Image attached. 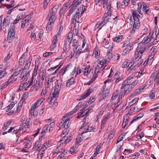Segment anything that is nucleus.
Returning a JSON list of instances; mask_svg holds the SVG:
<instances>
[{
	"instance_id": "f257e3e1",
	"label": "nucleus",
	"mask_w": 159,
	"mask_h": 159,
	"mask_svg": "<svg viewBox=\"0 0 159 159\" xmlns=\"http://www.w3.org/2000/svg\"><path fill=\"white\" fill-rule=\"evenodd\" d=\"M58 8V6H55L49 11L48 16L49 17V22H50V23L53 24L54 22L56 20L55 15Z\"/></svg>"
},
{
	"instance_id": "f03ea898",
	"label": "nucleus",
	"mask_w": 159,
	"mask_h": 159,
	"mask_svg": "<svg viewBox=\"0 0 159 159\" xmlns=\"http://www.w3.org/2000/svg\"><path fill=\"white\" fill-rule=\"evenodd\" d=\"M69 113H68L63 116L60 124L61 127L65 128H68L69 127L70 124V117H69Z\"/></svg>"
},
{
	"instance_id": "7ed1b4c3",
	"label": "nucleus",
	"mask_w": 159,
	"mask_h": 159,
	"mask_svg": "<svg viewBox=\"0 0 159 159\" xmlns=\"http://www.w3.org/2000/svg\"><path fill=\"white\" fill-rule=\"evenodd\" d=\"M154 33H150L148 36L144 38L142 41L139 44L138 46V48H140L143 45H145L151 41L152 39H154Z\"/></svg>"
},
{
	"instance_id": "20e7f679",
	"label": "nucleus",
	"mask_w": 159,
	"mask_h": 159,
	"mask_svg": "<svg viewBox=\"0 0 159 159\" xmlns=\"http://www.w3.org/2000/svg\"><path fill=\"white\" fill-rule=\"evenodd\" d=\"M91 112L90 111H88V110H87V109L86 110V112H85L84 108H83L79 111L78 113L77 118H79L80 117L82 118L84 117H86H86L88 116L89 115V113Z\"/></svg>"
},
{
	"instance_id": "39448f33",
	"label": "nucleus",
	"mask_w": 159,
	"mask_h": 159,
	"mask_svg": "<svg viewBox=\"0 0 159 159\" xmlns=\"http://www.w3.org/2000/svg\"><path fill=\"white\" fill-rule=\"evenodd\" d=\"M131 11L134 19V22L138 24V22H139L138 17H140V16L138 14V11L136 10L132 9L131 10Z\"/></svg>"
},
{
	"instance_id": "423d86ee",
	"label": "nucleus",
	"mask_w": 159,
	"mask_h": 159,
	"mask_svg": "<svg viewBox=\"0 0 159 159\" xmlns=\"http://www.w3.org/2000/svg\"><path fill=\"white\" fill-rule=\"evenodd\" d=\"M30 120V119H28L26 120L25 123L21 124L19 129L22 130L23 132H25L27 129L29 128V127L30 126V123H29Z\"/></svg>"
},
{
	"instance_id": "0eeeda50",
	"label": "nucleus",
	"mask_w": 159,
	"mask_h": 159,
	"mask_svg": "<svg viewBox=\"0 0 159 159\" xmlns=\"http://www.w3.org/2000/svg\"><path fill=\"white\" fill-rule=\"evenodd\" d=\"M56 86L53 93L55 94V96H58L59 92L60 90L61 84H58V80H57L55 82Z\"/></svg>"
},
{
	"instance_id": "6e6552de",
	"label": "nucleus",
	"mask_w": 159,
	"mask_h": 159,
	"mask_svg": "<svg viewBox=\"0 0 159 159\" xmlns=\"http://www.w3.org/2000/svg\"><path fill=\"white\" fill-rule=\"evenodd\" d=\"M145 87V86H142L139 87V89H136L133 93L131 94L129 97V99H131L143 90Z\"/></svg>"
},
{
	"instance_id": "1a4fd4ad",
	"label": "nucleus",
	"mask_w": 159,
	"mask_h": 159,
	"mask_svg": "<svg viewBox=\"0 0 159 159\" xmlns=\"http://www.w3.org/2000/svg\"><path fill=\"white\" fill-rule=\"evenodd\" d=\"M58 96H55V94L52 93V94H51L47 100V102L50 105H51L52 103L57 100V98L58 97Z\"/></svg>"
},
{
	"instance_id": "9d476101",
	"label": "nucleus",
	"mask_w": 159,
	"mask_h": 159,
	"mask_svg": "<svg viewBox=\"0 0 159 159\" xmlns=\"http://www.w3.org/2000/svg\"><path fill=\"white\" fill-rule=\"evenodd\" d=\"M154 33V41H155L154 43L157 42L159 41V32L158 28L156 27L154 31L152 32V33Z\"/></svg>"
},
{
	"instance_id": "9b49d317",
	"label": "nucleus",
	"mask_w": 159,
	"mask_h": 159,
	"mask_svg": "<svg viewBox=\"0 0 159 159\" xmlns=\"http://www.w3.org/2000/svg\"><path fill=\"white\" fill-rule=\"evenodd\" d=\"M30 71L28 72L22 70L20 75V77L21 78L20 81L22 82L28 76V75Z\"/></svg>"
},
{
	"instance_id": "f8f14e48",
	"label": "nucleus",
	"mask_w": 159,
	"mask_h": 159,
	"mask_svg": "<svg viewBox=\"0 0 159 159\" xmlns=\"http://www.w3.org/2000/svg\"><path fill=\"white\" fill-rule=\"evenodd\" d=\"M139 48L138 47H137L136 49V51L134 54V55L133 58V61H136L137 59L139 60L140 59L141 57V55H140L139 52Z\"/></svg>"
},
{
	"instance_id": "ddd939ff",
	"label": "nucleus",
	"mask_w": 159,
	"mask_h": 159,
	"mask_svg": "<svg viewBox=\"0 0 159 159\" xmlns=\"http://www.w3.org/2000/svg\"><path fill=\"white\" fill-rule=\"evenodd\" d=\"M15 35V33L8 31L7 39L9 43L12 42L14 39Z\"/></svg>"
},
{
	"instance_id": "4468645a",
	"label": "nucleus",
	"mask_w": 159,
	"mask_h": 159,
	"mask_svg": "<svg viewBox=\"0 0 159 159\" xmlns=\"http://www.w3.org/2000/svg\"><path fill=\"white\" fill-rule=\"evenodd\" d=\"M103 20L98 25V28L99 29H101L102 27L104 26V25L106 24L107 22H108L109 19L110 18H107L106 17H105L104 16L102 17Z\"/></svg>"
},
{
	"instance_id": "2eb2a0df",
	"label": "nucleus",
	"mask_w": 159,
	"mask_h": 159,
	"mask_svg": "<svg viewBox=\"0 0 159 159\" xmlns=\"http://www.w3.org/2000/svg\"><path fill=\"white\" fill-rule=\"evenodd\" d=\"M75 83V79L74 77H71L67 81L66 84V86L69 87L72 84H74Z\"/></svg>"
},
{
	"instance_id": "dca6fc26",
	"label": "nucleus",
	"mask_w": 159,
	"mask_h": 159,
	"mask_svg": "<svg viewBox=\"0 0 159 159\" xmlns=\"http://www.w3.org/2000/svg\"><path fill=\"white\" fill-rule=\"evenodd\" d=\"M82 0H74L71 5V7H73L76 9L77 7H78V5L81 3V1Z\"/></svg>"
},
{
	"instance_id": "f3484780",
	"label": "nucleus",
	"mask_w": 159,
	"mask_h": 159,
	"mask_svg": "<svg viewBox=\"0 0 159 159\" xmlns=\"http://www.w3.org/2000/svg\"><path fill=\"white\" fill-rule=\"evenodd\" d=\"M100 2L103 5V7L104 8L108 3V0H95V4L97 5Z\"/></svg>"
},
{
	"instance_id": "a211bd4d",
	"label": "nucleus",
	"mask_w": 159,
	"mask_h": 159,
	"mask_svg": "<svg viewBox=\"0 0 159 159\" xmlns=\"http://www.w3.org/2000/svg\"><path fill=\"white\" fill-rule=\"evenodd\" d=\"M70 66L69 64L66 67L62 68L59 72L60 75L63 76L66 72L69 70Z\"/></svg>"
},
{
	"instance_id": "6ab92c4d",
	"label": "nucleus",
	"mask_w": 159,
	"mask_h": 159,
	"mask_svg": "<svg viewBox=\"0 0 159 159\" xmlns=\"http://www.w3.org/2000/svg\"><path fill=\"white\" fill-rule=\"evenodd\" d=\"M127 115L128 114H127L124 118L122 125V127L123 128H125L126 125H127L128 122L129 120V117L127 116Z\"/></svg>"
},
{
	"instance_id": "aec40b11",
	"label": "nucleus",
	"mask_w": 159,
	"mask_h": 159,
	"mask_svg": "<svg viewBox=\"0 0 159 159\" xmlns=\"http://www.w3.org/2000/svg\"><path fill=\"white\" fill-rule=\"evenodd\" d=\"M155 49V48L154 47H152L150 50L151 54L149 55L148 56V61L147 63L148 62V61H151L154 57V53L153 51Z\"/></svg>"
},
{
	"instance_id": "412c9836",
	"label": "nucleus",
	"mask_w": 159,
	"mask_h": 159,
	"mask_svg": "<svg viewBox=\"0 0 159 159\" xmlns=\"http://www.w3.org/2000/svg\"><path fill=\"white\" fill-rule=\"evenodd\" d=\"M140 24L139 22H138V24L137 23H134L133 24V28L131 30L130 33H134L135 31V29H138L140 27Z\"/></svg>"
},
{
	"instance_id": "4be33fe9",
	"label": "nucleus",
	"mask_w": 159,
	"mask_h": 159,
	"mask_svg": "<svg viewBox=\"0 0 159 159\" xmlns=\"http://www.w3.org/2000/svg\"><path fill=\"white\" fill-rule=\"evenodd\" d=\"M10 17L7 16L4 20L3 21V26L5 27L7 26L10 23Z\"/></svg>"
},
{
	"instance_id": "5701e85b",
	"label": "nucleus",
	"mask_w": 159,
	"mask_h": 159,
	"mask_svg": "<svg viewBox=\"0 0 159 159\" xmlns=\"http://www.w3.org/2000/svg\"><path fill=\"white\" fill-rule=\"evenodd\" d=\"M13 81V80H10V79H9L8 81L3 84L0 86V89L2 90L6 88L9 85V83H11Z\"/></svg>"
},
{
	"instance_id": "b1692460",
	"label": "nucleus",
	"mask_w": 159,
	"mask_h": 159,
	"mask_svg": "<svg viewBox=\"0 0 159 159\" xmlns=\"http://www.w3.org/2000/svg\"><path fill=\"white\" fill-rule=\"evenodd\" d=\"M134 77V75L133 74L130 75L129 77H128L126 80L124 81V83L127 84L129 83H130L132 81Z\"/></svg>"
},
{
	"instance_id": "393cba45",
	"label": "nucleus",
	"mask_w": 159,
	"mask_h": 159,
	"mask_svg": "<svg viewBox=\"0 0 159 159\" xmlns=\"http://www.w3.org/2000/svg\"><path fill=\"white\" fill-rule=\"evenodd\" d=\"M157 92V89H152L149 94V97L151 99H153L155 97V93Z\"/></svg>"
},
{
	"instance_id": "a878e982",
	"label": "nucleus",
	"mask_w": 159,
	"mask_h": 159,
	"mask_svg": "<svg viewBox=\"0 0 159 159\" xmlns=\"http://www.w3.org/2000/svg\"><path fill=\"white\" fill-rule=\"evenodd\" d=\"M63 52L61 55V58L64 57L66 55V51H67L68 52L69 51V48L66 47L64 46L63 47Z\"/></svg>"
},
{
	"instance_id": "bb28decb",
	"label": "nucleus",
	"mask_w": 159,
	"mask_h": 159,
	"mask_svg": "<svg viewBox=\"0 0 159 159\" xmlns=\"http://www.w3.org/2000/svg\"><path fill=\"white\" fill-rule=\"evenodd\" d=\"M79 27V25H75L74 26V28L73 30V33L75 35H77L78 34V28Z\"/></svg>"
},
{
	"instance_id": "cd10ccee",
	"label": "nucleus",
	"mask_w": 159,
	"mask_h": 159,
	"mask_svg": "<svg viewBox=\"0 0 159 159\" xmlns=\"http://www.w3.org/2000/svg\"><path fill=\"white\" fill-rule=\"evenodd\" d=\"M67 8V6L65 5H64V7H62L60 11L59 12V15L60 17H61L64 12L66 10Z\"/></svg>"
},
{
	"instance_id": "c85d7f7f",
	"label": "nucleus",
	"mask_w": 159,
	"mask_h": 159,
	"mask_svg": "<svg viewBox=\"0 0 159 159\" xmlns=\"http://www.w3.org/2000/svg\"><path fill=\"white\" fill-rule=\"evenodd\" d=\"M57 40L54 39L51 46V51H53L54 48L56 47Z\"/></svg>"
},
{
	"instance_id": "c756f323",
	"label": "nucleus",
	"mask_w": 159,
	"mask_h": 159,
	"mask_svg": "<svg viewBox=\"0 0 159 159\" xmlns=\"http://www.w3.org/2000/svg\"><path fill=\"white\" fill-rule=\"evenodd\" d=\"M72 46L74 47V51L76 50L78 46V43L77 41L74 39L73 41Z\"/></svg>"
},
{
	"instance_id": "7c9ffc66",
	"label": "nucleus",
	"mask_w": 159,
	"mask_h": 159,
	"mask_svg": "<svg viewBox=\"0 0 159 159\" xmlns=\"http://www.w3.org/2000/svg\"><path fill=\"white\" fill-rule=\"evenodd\" d=\"M68 128H65L64 130L63 131L62 134L61 135V137L62 138H64L66 135L67 134L69 130L68 129Z\"/></svg>"
},
{
	"instance_id": "2f4dec72",
	"label": "nucleus",
	"mask_w": 159,
	"mask_h": 159,
	"mask_svg": "<svg viewBox=\"0 0 159 159\" xmlns=\"http://www.w3.org/2000/svg\"><path fill=\"white\" fill-rule=\"evenodd\" d=\"M89 96V95L88 94V93L86 92L83 95L80 97L79 98L77 99V100L80 101L85 99Z\"/></svg>"
},
{
	"instance_id": "473e14b6",
	"label": "nucleus",
	"mask_w": 159,
	"mask_h": 159,
	"mask_svg": "<svg viewBox=\"0 0 159 159\" xmlns=\"http://www.w3.org/2000/svg\"><path fill=\"white\" fill-rule=\"evenodd\" d=\"M123 36L122 35H118L114 39V41L119 42L120 41V40L121 39L123 38Z\"/></svg>"
},
{
	"instance_id": "72a5a7b5",
	"label": "nucleus",
	"mask_w": 159,
	"mask_h": 159,
	"mask_svg": "<svg viewBox=\"0 0 159 159\" xmlns=\"http://www.w3.org/2000/svg\"><path fill=\"white\" fill-rule=\"evenodd\" d=\"M96 87H94V86H92L90 87L89 89L88 90L87 93H88V94L89 95L94 90H95L96 89Z\"/></svg>"
},
{
	"instance_id": "f704fd0d",
	"label": "nucleus",
	"mask_w": 159,
	"mask_h": 159,
	"mask_svg": "<svg viewBox=\"0 0 159 159\" xmlns=\"http://www.w3.org/2000/svg\"><path fill=\"white\" fill-rule=\"evenodd\" d=\"M148 49V48L147 47L145 46L143 47L142 49H141V48H139V52H140V53L141 54L144 52L146 51Z\"/></svg>"
},
{
	"instance_id": "c9c22d12",
	"label": "nucleus",
	"mask_w": 159,
	"mask_h": 159,
	"mask_svg": "<svg viewBox=\"0 0 159 159\" xmlns=\"http://www.w3.org/2000/svg\"><path fill=\"white\" fill-rule=\"evenodd\" d=\"M120 75V73L118 71H117L115 74L114 75V79H122V77L121 76H119Z\"/></svg>"
},
{
	"instance_id": "e433bc0d",
	"label": "nucleus",
	"mask_w": 159,
	"mask_h": 159,
	"mask_svg": "<svg viewBox=\"0 0 159 159\" xmlns=\"http://www.w3.org/2000/svg\"><path fill=\"white\" fill-rule=\"evenodd\" d=\"M84 11V9H83V7H82L78 8L76 12L78 13V12H79V14L80 15V16H81V15Z\"/></svg>"
},
{
	"instance_id": "4c0bfd02",
	"label": "nucleus",
	"mask_w": 159,
	"mask_h": 159,
	"mask_svg": "<svg viewBox=\"0 0 159 159\" xmlns=\"http://www.w3.org/2000/svg\"><path fill=\"white\" fill-rule=\"evenodd\" d=\"M74 16H72V18L71 20V24H73L74 25H77V23L79 24V21L75 19Z\"/></svg>"
},
{
	"instance_id": "58836bf2",
	"label": "nucleus",
	"mask_w": 159,
	"mask_h": 159,
	"mask_svg": "<svg viewBox=\"0 0 159 159\" xmlns=\"http://www.w3.org/2000/svg\"><path fill=\"white\" fill-rule=\"evenodd\" d=\"M74 16H72V18L71 20V24H73L74 25H77V23L79 24V21L75 19Z\"/></svg>"
},
{
	"instance_id": "ea45409f",
	"label": "nucleus",
	"mask_w": 159,
	"mask_h": 159,
	"mask_svg": "<svg viewBox=\"0 0 159 159\" xmlns=\"http://www.w3.org/2000/svg\"><path fill=\"white\" fill-rule=\"evenodd\" d=\"M74 16H72V18L71 20V24H73L74 25H77V23L79 24V21L75 19Z\"/></svg>"
},
{
	"instance_id": "a19ab883",
	"label": "nucleus",
	"mask_w": 159,
	"mask_h": 159,
	"mask_svg": "<svg viewBox=\"0 0 159 159\" xmlns=\"http://www.w3.org/2000/svg\"><path fill=\"white\" fill-rule=\"evenodd\" d=\"M106 6H107V7H106V8L107 9L106 12L111 13V5L109 3H108L107 4Z\"/></svg>"
},
{
	"instance_id": "79ce46f5",
	"label": "nucleus",
	"mask_w": 159,
	"mask_h": 159,
	"mask_svg": "<svg viewBox=\"0 0 159 159\" xmlns=\"http://www.w3.org/2000/svg\"><path fill=\"white\" fill-rule=\"evenodd\" d=\"M154 81L157 83V85H159V72L157 73L154 78Z\"/></svg>"
},
{
	"instance_id": "37998d69",
	"label": "nucleus",
	"mask_w": 159,
	"mask_h": 159,
	"mask_svg": "<svg viewBox=\"0 0 159 159\" xmlns=\"http://www.w3.org/2000/svg\"><path fill=\"white\" fill-rule=\"evenodd\" d=\"M93 54L95 56L96 58H98V56L100 55L99 53L98 52V50L96 48L93 51Z\"/></svg>"
},
{
	"instance_id": "c03bdc74",
	"label": "nucleus",
	"mask_w": 159,
	"mask_h": 159,
	"mask_svg": "<svg viewBox=\"0 0 159 159\" xmlns=\"http://www.w3.org/2000/svg\"><path fill=\"white\" fill-rule=\"evenodd\" d=\"M90 68V66H86V67L84 68V76H87L88 75V72Z\"/></svg>"
},
{
	"instance_id": "a18cd8bd",
	"label": "nucleus",
	"mask_w": 159,
	"mask_h": 159,
	"mask_svg": "<svg viewBox=\"0 0 159 159\" xmlns=\"http://www.w3.org/2000/svg\"><path fill=\"white\" fill-rule=\"evenodd\" d=\"M49 127L48 125H45L43 129V131L41 132V134H42V136L40 137L42 138L43 137V136L45 135V132L48 129Z\"/></svg>"
},
{
	"instance_id": "49530a36",
	"label": "nucleus",
	"mask_w": 159,
	"mask_h": 159,
	"mask_svg": "<svg viewBox=\"0 0 159 159\" xmlns=\"http://www.w3.org/2000/svg\"><path fill=\"white\" fill-rule=\"evenodd\" d=\"M80 108V107L77 105L75 108L72 110V111L69 113V115H72L75 112Z\"/></svg>"
},
{
	"instance_id": "de8ad7c7",
	"label": "nucleus",
	"mask_w": 159,
	"mask_h": 159,
	"mask_svg": "<svg viewBox=\"0 0 159 159\" xmlns=\"http://www.w3.org/2000/svg\"><path fill=\"white\" fill-rule=\"evenodd\" d=\"M14 25V24H13V23L11 24L10 28L8 30V31L15 33V26Z\"/></svg>"
},
{
	"instance_id": "09e8293b",
	"label": "nucleus",
	"mask_w": 159,
	"mask_h": 159,
	"mask_svg": "<svg viewBox=\"0 0 159 159\" xmlns=\"http://www.w3.org/2000/svg\"><path fill=\"white\" fill-rule=\"evenodd\" d=\"M69 8L70 9L68 13L67 16H70L75 9L73 7H71V6Z\"/></svg>"
},
{
	"instance_id": "8fccbe9b",
	"label": "nucleus",
	"mask_w": 159,
	"mask_h": 159,
	"mask_svg": "<svg viewBox=\"0 0 159 159\" xmlns=\"http://www.w3.org/2000/svg\"><path fill=\"white\" fill-rule=\"evenodd\" d=\"M32 17V15L30 14L29 15L26 16L24 19V20L25 22V23L28 22L30 19Z\"/></svg>"
},
{
	"instance_id": "3c124183",
	"label": "nucleus",
	"mask_w": 159,
	"mask_h": 159,
	"mask_svg": "<svg viewBox=\"0 0 159 159\" xmlns=\"http://www.w3.org/2000/svg\"><path fill=\"white\" fill-rule=\"evenodd\" d=\"M50 0H44L43 4V7L45 10L48 5V3L49 2Z\"/></svg>"
},
{
	"instance_id": "603ef678",
	"label": "nucleus",
	"mask_w": 159,
	"mask_h": 159,
	"mask_svg": "<svg viewBox=\"0 0 159 159\" xmlns=\"http://www.w3.org/2000/svg\"><path fill=\"white\" fill-rule=\"evenodd\" d=\"M86 117H84V118L83 120L82 121H81L80 122V124L81 125V126L80 128V129H83L84 127L85 126V125H84L85 123L86 122Z\"/></svg>"
},
{
	"instance_id": "864d4df0",
	"label": "nucleus",
	"mask_w": 159,
	"mask_h": 159,
	"mask_svg": "<svg viewBox=\"0 0 159 159\" xmlns=\"http://www.w3.org/2000/svg\"><path fill=\"white\" fill-rule=\"evenodd\" d=\"M143 7L142 8L143 11L145 14H147V12L149 10V9H148V7H147L146 5L144 6V5H143Z\"/></svg>"
},
{
	"instance_id": "5fc2aeb1",
	"label": "nucleus",
	"mask_w": 159,
	"mask_h": 159,
	"mask_svg": "<svg viewBox=\"0 0 159 159\" xmlns=\"http://www.w3.org/2000/svg\"><path fill=\"white\" fill-rule=\"evenodd\" d=\"M20 70L19 71H16L15 72H14L11 76V77L10 79V80H12L11 79V78H13L15 77H16V76L18 75L20 73Z\"/></svg>"
},
{
	"instance_id": "6e6d98bb",
	"label": "nucleus",
	"mask_w": 159,
	"mask_h": 159,
	"mask_svg": "<svg viewBox=\"0 0 159 159\" xmlns=\"http://www.w3.org/2000/svg\"><path fill=\"white\" fill-rule=\"evenodd\" d=\"M72 16H74V18L76 19V20H78L81 17L80 15L79 14V12H76L75 14H73Z\"/></svg>"
},
{
	"instance_id": "4d7b16f0",
	"label": "nucleus",
	"mask_w": 159,
	"mask_h": 159,
	"mask_svg": "<svg viewBox=\"0 0 159 159\" xmlns=\"http://www.w3.org/2000/svg\"><path fill=\"white\" fill-rule=\"evenodd\" d=\"M107 58L106 59L107 61L109 62L110 61L113 57V55L112 53L107 54Z\"/></svg>"
},
{
	"instance_id": "13d9d810",
	"label": "nucleus",
	"mask_w": 159,
	"mask_h": 159,
	"mask_svg": "<svg viewBox=\"0 0 159 159\" xmlns=\"http://www.w3.org/2000/svg\"><path fill=\"white\" fill-rule=\"evenodd\" d=\"M139 98H135L132 101L129 102V105H131V106L135 104L139 100Z\"/></svg>"
},
{
	"instance_id": "bf43d9fd",
	"label": "nucleus",
	"mask_w": 159,
	"mask_h": 159,
	"mask_svg": "<svg viewBox=\"0 0 159 159\" xmlns=\"http://www.w3.org/2000/svg\"><path fill=\"white\" fill-rule=\"evenodd\" d=\"M72 40H71V39H66V41L65 42L66 46L65 47H66L69 48V46L70 45V44L71 43V42Z\"/></svg>"
},
{
	"instance_id": "052dcab7",
	"label": "nucleus",
	"mask_w": 159,
	"mask_h": 159,
	"mask_svg": "<svg viewBox=\"0 0 159 159\" xmlns=\"http://www.w3.org/2000/svg\"><path fill=\"white\" fill-rule=\"evenodd\" d=\"M7 75V72L6 71H1L0 72V79L2 78Z\"/></svg>"
},
{
	"instance_id": "680f3d73",
	"label": "nucleus",
	"mask_w": 159,
	"mask_h": 159,
	"mask_svg": "<svg viewBox=\"0 0 159 159\" xmlns=\"http://www.w3.org/2000/svg\"><path fill=\"white\" fill-rule=\"evenodd\" d=\"M82 50L81 47H80L77 50V51L76 52V55L75 57L76 58H77L80 56V54L81 53V52Z\"/></svg>"
},
{
	"instance_id": "e2e57ef3",
	"label": "nucleus",
	"mask_w": 159,
	"mask_h": 159,
	"mask_svg": "<svg viewBox=\"0 0 159 159\" xmlns=\"http://www.w3.org/2000/svg\"><path fill=\"white\" fill-rule=\"evenodd\" d=\"M27 80L24 82L23 84H22L21 85L19 89H22L23 88H25L28 82L29 81H28V82H27Z\"/></svg>"
},
{
	"instance_id": "0e129e2a",
	"label": "nucleus",
	"mask_w": 159,
	"mask_h": 159,
	"mask_svg": "<svg viewBox=\"0 0 159 159\" xmlns=\"http://www.w3.org/2000/svg\"><path fill=\"white\" fill-rule=\"evenodd\" d=\"M15 105V104L14 103H11L8 105L7 107V108L6 109V111L7 112L9 110L12 108L14 107Z\"/></svg>"
},
{
	"instance_id": "69168bd1",
	"label": "nucleus",
	"mask_w": 159,
	"mask_h": 159,
	"mask_svg": "<svg viewBox=\"0 0 159 159\" xmlns=\"http://www.w3.org/2000/svg\"><path fill=\"white\" fill-rule=\"evenodd\" d=\"M138 82V80H136L134 81L131 84H129V86H131L133 88L137 84Z\"/></svg>"
},
{
	"instance_id": "338daca9",
	"label": "nucleus",
	"mask_w": 159,
	"mask_h": 159,
	"mask_svg": "<svg viewBox=\"0 0 159 159\" xmlns=\"http://www.w3.org/2000/svg\"><path fill=\"white\" fill-rule=\"evenodd\" d=\"M41 145V142L40 141H37L34 145L33 148H39Z\"/></svg>"
},
{
	"instance_id": "774afa93",
	"label": "nucleus",
	"mask_w": 159,
	"mask_h": 159,
	"mask_svg": "<svg viewBox=\"0 0 159 159\" xmlns=\"http://www.w3.org/2000/svg\"><path fill=\"white\" fill-rule=\"evenodd\" d=\"M135 65H134V64L131 65L129 67L128 70L129 72H130L133 70H135Z\"/></svg>"
}]
</instances>
